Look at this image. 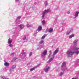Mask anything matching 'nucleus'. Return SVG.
Masks as SVG:
<instances>
[{
  "instance_id": "f257e3e1",
  "label": "nucleus",
  "mask_w": 79,
  "mask_h": 79,
  "mask_svg": "<svg viewBox=\"0 0 79 79\" xmlns=\"http://www.w3.org/2000/svg\"><path fill=\"white\" fill-rule=\"evenodd\" d=\"M79 50V48L77 47V44H75L72 47V48L67 51L66 52L67 56L68 57H71L74 55V53L76 54L77 50Z\"/></svg>"
},
{
  "instance_id": "f03ea898",
  "label": "nucleus",
  "mask_w": 79,
  "mask_h": 79,
  "mask_svg": "<svg viewBox=\"0 0 79 79\" xmlns=\"http://www.w3.org/2000/svg\"><path fill=\"white\" fill-rule=\"evenodd\" d=\"M50 9L45 10L44 11L42 14V18L43 19L45 17V15H46L47 13H48L50 12Z\"/></svg>"
},
{
  "instance_id": "7ed1b4c3",
  "label": "nucleus",
  "mask_w": 79,
  "mask_h": 79,
  "mask_svg": "<svg viewBox=\"0 0 79 79\" xmlns=\"http://www.w3.org/2000/svg\"><path fill=\"white\" fill-rule=\"evenodd\" d=\"M47 50H45L42 53L41 56L42 57H45V55H47Z\"/></svg>"
},
{
  "instance_id": "20e7f679",
  "label": "nucleus",
  "mask_w": 79,
  "mask_h": 79,
  "mask_svg": "<svg viewBox=\"0 0 79 79\" xmlns=\"http://www.w3.org/2000/svg\"><path fill=\"white\" fill-rule=\"evenodd\" d=\"M20 16H19L17 17V19L15 21V24H19V23H20V21L18 19H20Z\"/></svg>"
},
{
  "instance_id": "39448f33",
  "label": "nucleus",
  "mask_w": 79,
  "mask_h": 79,
  "mask_svg": "<svg viewBox=\"0 0 79 79\" xmlns=\"http://www.w3.org/2000/svg\"><path fill=\"white\" fill-rule=\"evenodd\" d=\"M50 70V67L47 66L44 69V71L45 72V73H47V72H48V70Z\"/></svg>"
},
{
  "instance_id": "423d86ee",
  "label": "nucleus",
  "mask_w": 79,
  "mask_h": 79,
  "mask_svg": "<svg viewBox=\"0 0 79 79\" xmlns=\"http://www.w3.org/2000/svg\"><path fill=\"white\" fill-rule=\"evenodd\" d=\"M54 58H55V56H54V55L52 56V58L50 59L47 62V63H50V62L52 61V60H53L54 59Z\"/></svg>"
},
{
  "instance_id": "0eeeda50",
  "label": "nucleus",
  "mask_w": 79,
  "mask_h": 79,
  "mask_svg": "<svg viewBox=\"0 0 79 79\" xmlns=\"http://www.w3.org/2000/svg\"><path fill=\"white\" fill-rule=\"evenodd\" d=\"M79 12L78 11H76V13L74 15V19L76 18H77V16H79Z\"/></svg>"
},
{
  "instance_id": "6e6552de",
  "label": "nucleus",
  "mask_w": 79,
  "mask_h": 79,
  "mask_svg": "<svg viewBox=\"0 0 79 79\" xmlns=\"http://www.w3.org/2000/svg\"><path fill=\"white\" fill-rule=\"evenodd\" d=\"M59 51V50L57 48L56 49V50L53 53V55H56V54L58 52V51Z\"/></svg>"
},
{
  "instance_id": "1a4fd4ad",
  "label": "nucleus",
  "mask_w": 79,
  "mask_h": 79,
  "mask_svg": "<svg viewBox=\"0 0 79 79\" xmlns=\"http://www.w3.org/2000/svg\"><path fill=\"white\" fill-rule=\"evenodd\" d=\"M40 66V64H38L37 66L35 67H33L32 68H31L30 69V71H34V69H35V68H37V67L39 66Z\"/></svg>"
},
{
  "instance_id": "9d476101",
  "label": "nucleus",
  "mask_w": 79,
  "mask_h": 79,
  "mask_svg": "<svg viewBox=\"0 0 79 79\" xmlns=\"http://www.w3.org/2000/svg\"><path fill=\"white\" fill-rule=\"evenodd\" d=\"M53 28H50L48 30V32H49V33H52V32H53Z\"/></svg>"
},
{
  "instance_id": "9b49d317",
  "label": "nucleus",
  "mask_w": 79,
  "mask_h": 79,
  "mask_svg": "<svg viewBox=\"0 0 79 79\" xmlns=\"http://www.w3.org/2000/svg\"><path fill=\"white\" fill-rule=\"evenodd\" d=\"M73 31V30H69L67 31L66 32V35H69L71 32Z\"/></svg>"
},
{
  "instance_id": "f8f14e48",
  "label": "nucleus",
  "mask_w": 79,
  "mask_h": 79,
  "mask_svg": "<svg viewBox=\"0 0 79 79\" xmlns=\"http://www.w3.org/2000/svg\"><path fill=\"white\" fill-rule=\"evenodd\" d=\"M11 43H12V39L9 38L8 40V44H11Z\"/></svg>"
},
{
  "instance_id": "ddd939ff",
  "label": "nucleus",
  "mask_w": 79,
  "mask_h": 79,
  "mask_svg": "<svg viewBox=\"0 0 79 79\" xmlns=\"http://www.w3.org/2000/svg\"><path fill=\"white\" fill-rule=\"evenodd\" d=\"M74 36L75 35L74 34L71 35L69 36V39H72V37H74Z\"/></svg>"
},
{
  "instance_id": "4468645a",
  "label": "nucleus",
  "mask_w": 79,
  "mask_h": 79,
  "mask_svg": "<svg viewBox=\"0 0 79 79\" xmlns=\"http://www.w3.org/2000/svg\"><path fill=\"white\" fill-rule=\"evenodd\" d=\"M27 27H32V25L31 24H27Z\"/></svg>"
},
{
  "instance_id": "2eb2a0df",
  "label": "nucleus",
  "mask_w": 79,
  "mask_h": 79,
  "mask_svg": "<svg viewBox=\"0 0 79 79\" xmlns=\"http://www.w3.org/2000/svg\"><path fill=\"white\" fill-rule=\"evenodd\" d=\"M19 27L21 29H22L24 28V25H20V26H19Z\"/></svg>"
},
{
  "instance_id": "dca6fc26",
  "label": "nucleus",
  "mask_w": 79,
  "mask_h": 79,
  "mask_svg": "<svg viewBox=\"0 0 79 79\" xmlns=\"http://www.w3.org/2000/svg\"><path fill=\"white\" fill-rule=\"evenodd\" d=\"M77 42H78V40L77 39V40H75L73 42V44H76V43H77Z\"/></svg>"
},
{
  "instance_id": "f3484780",
  "label": "nucleus",
  "mask_w": 79,
  "mask_h": 79,
  "mask_svg": "<svg viewBox=\"0 0 79 79\" xmlns=\"http://www.w3.org/2000/svg\"><path fill=\"white\" fill-rule=\"evenodd\" d=\"M1 77L2 79H9V78H6V77H4L3 76H1Z\"/></svg>"
},
{
  "instance_id": "a211bd4d",
  "label": "nucleus",
  "mask_w": 79,
  "mask_h": 79,
  "mask_svg": "<svg viewBox=\"0 0 79 79\" xmlns=\"http://www.w3.org/2000/svg\"><path fill=\"white\" fill-rule=\"evenodd\" d=\"M4 65L5 66L8 67V66H9V64H8V63H7L6 62H5V63L4 64Z\"/></svg>"
},
{
  "instance_id": "6ab92c4d",
  "label": "nucleus",
  "mask_w": 79,
  "mask_h": 79,
  "mask_svg": "<svg viewBox=\"0 0 79 79\" xmlns=\"http://www.w3.org/2000/svg\"><path fill=\"white\" fill-rule=\"evenodd\" d=\"M42 27L41 26L39 27L38 28V31H41V30H42Z\"/></svg>"
},
{
  "instance_id": "aec40b11",
  "label": "nucleus",
  "mask_w": 79,
  "mask_h": 79,
  "mask_svg": "<svg viewBox=\"0 0 79 79\" xmlns=\"http://www.w3.org/2000/svg\"><path fill=\"white\" fill-rule=\"evenodd\" d=\"M49 53H50V54H49V58H50V56H51V54H52V51H49Z\"/></svg>"
},
{
  "instance_id": "412c9836",
  "label": "nucleus",
  "mask_w": 79,
  "mask_h": 79,
  "mask_svg": "<svg viewBox=\"0 0 79 79\" xmlns=\"http://www.w3.org/2000/svg\"><path fill=\"white\" fill-rule=\"evenodd\" d=\"M65 65H66V63L64 62L62 64V66H61V67L62 68H63V66H65Z\"/></svg>"
},
{
  "instance_id": "4be33fe9",
  "label": "nucleus",
  "mask_w": 79,
  "mask_h": 79,
  "mask_svg": "<svg viewBox=\"0 0 79 79\" xmlns=\"http://www.w3.org/2000/svg\"><path fill=\"white\" fill-rule=\"evenodd\" d=\"M42 24H43V25H45V21L43 20L42 22Z\"/></svg>"
},
{
  "instance_id": "5701e85b",
  "label": "nucleus",
  "mask_w": 79,
  "mask_h": 79,
  "mask_svg": "<svg viewBox=\"0 0 79 79\" xmlns=\"http://www.w3.org/2000/svg\"><path fill=\"white\" fill-rule=\"evenodd\" d=\"M44 5L45 6H47V5H48V3L46 1L44 2Z\"/></svg>"
},
{
  "instance_id": "b1692460",
  "label": "nucleus",
  "mask_w": 79,
  "mask_h": 79,
  "mask_svg": "<svg viewBox=\"0 0 79 79\" xmlns=\"http://www.w3.org/2000/svg\"><path fill=\"white\" fill-rule=\"evenodd\" d=\"M39 48H38L37 49H40L42 48H43V46H42V45H41L40 46L39 45Z\"/></svg>"
},
{
  "instance_id": "393cba45",
  "label": "nucleus",
  "mask_w": 79,
  "mask_h": 79,
  "mask_svg": "<svg viewBox=\"0 0 79 79\" xmlns=\"http://www.w3.org/2000/svg\"><path fill=\"white\" fill-rule=\"evenodd\" d=\"M44 43V40H42L40 42V44H42Z\"/></svg>"
},
{
  "instance_id": "a878e982",
  "label": "nucleus",
  "mask_w": 79,
  "mask_h": 79,
  "mask_svg": "<svg viewBox=\"0 0 79 79\" xmlns=\"http://www.w3.org/2000/svg\"><path fill=\"white\" fill-rule=\"evenodd\" d=\"M16 65L13 66L12 67V69H15V68H16Z\"/></svg>"
},
{
  "instance_id": "bb28decb",
  "label": "nucleus",
  "mask_w": 79,
  "mask_h": 79,
  "mask_svg": "<svg viewBox=\"0 0 79 79\" xmlns=\"http://www.w3.org/2000/svg\"><path fill=\"white\" fill-rule=\"evenodd\" d=\"M63 73L61 72L59 74V76H62V75H63Z\"/></svg>"
},
{
  "instance_id": "cd10ccee",
  "label": "nucleus",
  "mask_w": 79,
  "mask_h": 79,
  "mask_svg": "<svg viewBox=\"0 0 79 79\" xmlns=\"http://www.w3.org/2000/svg\"><path fill=\"white\" fill-rule=\"evenodd\" d=\"M32 55V53L31 52L29 54V56H31V55Z\"/></svg>"
},
{
  "instance_id": "c85d7f7f",
  "label": "nucleus",
  "mask_w": 79,
  "mask_h": 79,
  "mask_svg": "<svg viewBox=\"0 0 79 79\" xmlns=\"http://www.w3.org/2000/svg\"><path fill=\"white\" fill-rule=\"evenodd\" d=\"M18 59V58H16V57H15L14 58L13 60L14 61H15V60H16Z\"/></svg>"
},
{
  "instance_id": "c756f323",
  "label": "nucleus",
  "mask_w": 79,
  "mask_h": 79,
  "mask_svg": "<svg viewBox=\"0 0 79 79\" xmlns=\"http://www.w3.org/2000/svg\"><path fill=\"white\" fill-rule=\"evenodd\" d=\"M77 55H78L79 53V51L78 50H77V52H76Z\"/></svg>"
},
{
  "instance_id": "7c9ffc66",
  "label": "nucleus",
  "mask_w": 79,
  "mask_h": 79,
  "mask_svg": "<svg viewBox=\"0 0 79 79\" xmlns=\"http://www.w3.org/2000/svg\"><path fill=\"white\" fill-rule=\"evenodd\" d=\"M45 38V36H42L41 39H44Z\"/></svg>"
},
{
  "instance_id": "2f4dec72",
  "label": "nucleus",
  "mask_w": 79,
  "mask_h": 79,
  "mask_svg": "<svg viewBox=\"0 0 79 79\" xmlns=\"http://www.w3.org/2000/svg\"><path fill=\"white\" fill-rule=\"evenodd\" d=\"M26 35H24L23 39V40H26Z\"/></svg>"
},
{
  "instance_id": "473e14b6",
  "label": "nucleus",
  "mask_w": 79,
  "mask_h": 79,
  "mask_svg": "<svg viewBox=\"0 0 79 79\" xmlns=\"http://www.w3.org/2000/svg\"><path fill=\"white\" fill-rule=\"evenodd\" d=\"M21 54L22 55H25L26 54V52H22V53Z\"/></svg>"
},
{
  "instance_id": "72a5a7b5",
  "label": "nucleus",
  "mask_w": 79,
  "mask_h": 79,
  "mask_svg": "<svg viewBox=\"0 0 79 79\" xmlns=\"http://www.w3.org/2000/svg\"><path fill=\"white\" fill-rule=\"evenodd\" d=\"M14 55H15V53L13 52L11 55V56H13Z\"/></svg>"
},
{
  "instance_id": "f704fd0d",
  "label": "nucleus",
  "mask_w": 79,
  "mask_h": 79,
  "mask_svg": "<svg viewBox=\"0 0 79 79\" xmlns=\"http://www.w3.org/2000/svg\"><path fill=\"white\" fill-rule=\"evenodd\" d=\"M9 46L10 47H13V45H12V44H10L9 45Z\"/></svg>"
},
{
  "instance_id": "c9c22d12",
  "label": "nucleus",
  "mask_w": 79,
  "mask_h": 79,
  "mask_svg": "<svg viewBox=\"0 0 79 79\" xmlns=\"http://www.w3.org/2000/svg\"><path fill=\"white\" fill-rule=\"evenodd\" d=\"M57 21V19H55V21H54V23H56V21Z\"/></svg>"
},
{
  "instance_id": "e433bc0d",
  "label": "nucleus",
  "mask_w": 79,
  "mask_h": 79,
  "mask_svg": "<svg viewBox=\"0 0 79 79\" xmlns=\"http://www.w3.org/2000/svg\"><path fill=\"white\" fill-rule=\"evenodd\" d=\"M13 71V70H12V69H10V70H9V71L10 72H11L12 71Z\"/></svg>"
},
{
  "instance_id": "4c0bfd02",
  "label": "nucleus",
  "mask_w": 79,
  "mask_h": 79,
  "mask_svg": "<svg viewBox=\"0 0 79 79\" xmlns=\"http://www.w3.org/2000/svg\"><path fill=\"white\" fill-rule=\"evenodd\" d=\"M16 2H18L19 1V0H15Z\"/></svg>"
},
{
  "instance_id": "58836bf2",
  "label": "nucleus",
  "mask_w": 79,
  "mask_h": 79,
  "mask_svg": "<svg viewBox=\"0 0 79 79\" xmlns=\"http://www.w3.org/2000/svg\"><path fill=\"white\" fill-rule=\"evenodd\" d=\"M69 13H70V12H69V11L67 12L68 14H69Z\"/></svg>"
},
{
  "instance_id": "ea45409f",
  "label": "nucleus",
  "mask_w": 79,
  "mask_h": 79,
  "mask_svg": "<svg viewBox=\"0 0 79 79\" xmlns=\"http://www.w3.org/2000/svg\"><path fill=\"white\" fill-rule=\"evenodd\" d=\"M78 64H79V59H78Z\"/></svg>"
},
{
  "instance_id": "a19ab883",
  "label": "nucleus",
  "mask_w": 79,
  "mask_h": 79,
  "mask_svg": "<svg viewBox=\"0 0 79 79\" xmlns=\"http://www.w3.org/2000/svg\"><path fill=\"white\" fill-rule=\"evenodd\" d=\"M74 79H77V78H74Z\"/></svg>"
},
{
  "instance_id": "79ce46f5",
  "label": "nucleus",
  "mask_w": 79,
  "mask_h": 79,
  "mask_svg": "<svg viewBox=\"0 0 79 79\" xmlns=\"http://www.w3.org/2000/svg\"><path fill=\"white\" fill-rule=\"evenodd\" d=\"M69 0V1H70L71 0Z\"/></svg>"
}]
</instances>
